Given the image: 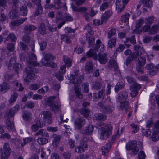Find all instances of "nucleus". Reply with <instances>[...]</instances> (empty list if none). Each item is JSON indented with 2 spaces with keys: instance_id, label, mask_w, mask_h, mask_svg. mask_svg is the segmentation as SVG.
Listing matches in <instances>:
<instances>
[{
  "instance_id": "nucleus-1",
  "label": "nucleus",
  "mask_w": 159,
  "mask_h": 159,
  "mask_svg": "<svg viewBox=\"0 0 159 159\" xmlns=\"http://www.w3.org/2000/svg\"><path fill=\"white\" fill-rule=\"evenodd\" d=\"M19 57L22 60H26L28 67H34L38 65L37 62L36 56L34 54L28 55V53L23 52L20 54Z\"/></svg>"
},
{
  "instance_id": "nucleus-2",
  "label": "nucleus",
  "mask_w": 159,
  "mask_h": 159,
  "mask_svg": "<svg viewBox=\"0 0 159 159\" xmlns=\"http://www.w3.org/2000/svg\"><path fill=\"white\" fill-rule=\"evenodd\" d=\"M100 129V138L101 139H106L112 134V127L110 124H105L102 123L99 124Z\"/></svg>"
},
{
  "instance_id": "nucleus-3",
  "label": "nucleus",
  "mask_w": 159,
  "mask_h": 159,
  "mask_svg": "<svg viewBox=\"0 0 159 159\" xmlns=\"http://www.w3.org/2000/svg\"><path fill=\"white\" fill-rule=\"evenodd\" d=\"M38 71V70L34 67H28L26 76L24 78V81L26 83H29L31 81V80H35L37 76L34 73H37Z\"/></svg>"
},
{
  "instance_id": "nucleus-4",
  "label": "nucleus",
  "mask_w": 159,
  "mask_h": 159,
  "mask_svg": "<svg viewBox=\"0 0 159 159\" xmlns=\"http://www.w3.org/2000/svg\"><path fill=\"white\" fill-rule=\"evenodd\" d=\"M54 96H51L47 98L45 100L47 105L50 106L51 110L55 111L59 108L61 106L58 100L55 101Z\"/></svg>"
},
{
  "instance_id": "nucleus-5",
  "label": "nucleus",
  "mask_w": 159,
  "mask_h": 159,
  "mask_svg": "<svg viewBox=\"0 0 159 159\" xmlns=\"http://www.w3.org/2000/svg\"><path fill=\"white\" fill-rule=\"evenodd\" d=\"M71 7L73 11L83 13V16L85 18L86 20H88L90 17H91L89 13L86 12V11L88 10V9L86 7H77L73 5H72Z\"/></svg>"
},
{
  "instance_id": "nucleus-6",
  "label": "nucleus",
  "mask_w": 159,
  "mask_h": 159,
  "mask_svg": "<svg viewBox=\"0 0 159 159\" xmlns=\"http://www.w3.org/2000/svg\"><path fill=\"white\" fill-rule=\"evenodd\" d=\"M137 142L135 140L129 141L127 143L126 148L127 150H131L132 154H136L139 150V147L137 146Z\"/></svg>"
},
{
  "instance_id": "nucleus-7",
  "label": "nucleus",
  "mask_w": 159,
  "mask_h": 159,
  "mask_svg": "<svg viewBox=\"0 0 159 159\" xmlns=\"http://www.w3.org/2000/svg\"><path fill=\"white\" fill-rule=\"evenodd\" d=\"M98 105L99 107L100 111L104 113L110 114L114 110V107L111 106L104 105L101 102H98Z\"/></svg>"
},
{
  "instance_id": "nucleus-8",
  "label": "nucleus",
  "mask_w": 159,
  "mask_h": 159,
  "mask_svg": "<svg viewBox=\"0 0 159 159\" xmlns=\"http://www.w3.org/2000/svg\"><path fill=\"white\" fill-rule=\"evenodd\" d=\"M146 62V59L144 57L140 56L139 57L136 62V70L138 73H143V67Z\"/></svg>"
},
{
  "instance_id": "nucleus-9",
  "label": "nucleus",
  "mask_w": 159,
  "mask_h": 159,
  "mask_svg": "<svg viewBox=\"0 0 159 159\" xmlns=\"http://www.w3.org/2000/svg\"><path fill=\"white\" fill-rule=\"evenodd\" d=\"M101 43V41L98 39L96 41V44L95 48L93 49H90L88 51L86 54V55L88 57H93L95 60L98 59V56L96 53V52L98 51L100 45Z\"/></svg>"
},
{
  "instance_id": "nucleus-10",
  "label": "nucleus",
  "mask_w": 159,
  "mask_h": 159,
  "mask_svg": "<svg viewBox=\"0 0 159 159\" xmlns=\"http://www.w3.org/2000/svg\"><path fill=\"white\" fill-rule=\"evenodd\" d=\"M87 139L86 137L83 138L80 141V144L75 149V151L78 153H81L84 152L88 147Z\"/></svg>"
},
{
  "instance_id": "nucleus-11",
  "label": "nucleus",
  "mask_w": 159,
  "mask_h": 159,
  "mask_svg": "<svg viewBox=\"0 0 159 159\" xmlns=\"http://www.w3.org/2000/svg\"><path fill=\"white\" fill-rule=\"evenodd\" d=\"M16 58L15 57L11 58L9 63L8 66L9 68L13 67L14 70L16 74L22 70V67L20 64L16 63Z\"/></svg>"
},
{
  "instance_id": "nucleus-12",
  "label": "nucleus",
  "mask_w": 159,
  "mask_h": 159,
  "mask_svg": "<svg viewBox=\"0 0 159 159\" xmlns=\"http://www.w3.org/2000/svg\"><path fill=\"white\" fill-rule=\"evenodd\" d=\"M104 92L103 88L99 91L98 93H93V94L89 93L88 94L89 98L91 100L93 101H98L103 96Z\"/></svg>"
},
{
  "instance_id": "nucleus-13",
  "label": "nucleus",
  "mask_w": 159,
  "mask_h": 159,
  "mask_svg": "<svg viewBox=\"0 0 159 159\" xmlns=\"http://www.w3.org/2000/svg\"><path fill=\"white\" fill-rule=\"evenodd\" d=\"M19 109V105H16L6 112L4 115L5 118L7 120H9L10 118L13 117L15 114L17 112Z\"/></svg>"
},
{
  "instance_id": "nucleus-14",
  "label": "nucleus",
  "mask_w": 159,
  "mask_h": 159,
  "mask_svg": "<svg viewBox=\"0 0 159 159\" xmlns=\"http://www.w3.org/2000/svg\"><path fill=\"white\" fill-rule=\"evenodd\" d=\"M41 116L46 122L50 124L52 122V115L50 111H42Z\"/></svg>"
},
{
  "instance_id": "nucleus-15",
  "label": "nucleus",
  "mask_w": 159,
  "mask_h": 159,
  "mask_svg": "<svg viewBox=\"0 0 159 159\" xmlns=\"http://www.w3.org/2000/svg\"><path fill=\"white\" fill-rule=\"evenodd\" d=\"M4 154L2 153L1 156V159H7V157L10 155L11 149L8 143H5L3 147Z\"/></svg>"
},
{
  "instance_id": "nucleus-16",
  "label": "nucleus",
  "mask_w": 159,
  "mask_h": 159,
  "mask_svg": "<svg viewBox=\"0 0 159 159\" xmlns=\"http://www.w3.org/2000/svg\"><path fill=\"white\" fill-rule=\"evenodd\" d=\"M124 0H116V7L118 8V12L120 13L125 8V6L127 3Z\"/></svg>"
},
{
  "instance_id": "nucleus-17",
  "label": "nucleus",
  "mask_w": 159,
  "mask_h": 159,
  "mask_svg": "<svg viewBox=\"0 0 159 159\" xmlns=\"http://www.w3.org/2000/svg\"><path fill=\"white\" fill-rule=\"evenodd\" d=\"M66 71V67L64 65L61 66L59 72L55 74L56 78L59 80L61 81L63 80V76L62 74H64Z\"/></svg>"
},
{
  "instance_id": "nucleus-18",
  "label": "nucleus",
  "mask_w": 159,
  "mask_h": 159,
  "mask_svg": "<svg viewBox=\"0 0 159 159\" xmlns=\"http://www.w3.org/2000/svg\"><path fill=\"white\" fill-rule=\"evenodd\" d=\"M32 2L36 5L38 7V9L34 13L35 16H37L41 14L43 12L42 7L40 3V0H32Z\"/></svg>"
},
{
  "instance_id": "nucleus-19",
  "label": "nucleus",
  "mask_w": 159,
  "mask_h": 159,
  "mask_svg": "<svg viewBox=\"0 0 159 159\" xmlns=\"http://www.w3.org/2000/svg\"><path fill=\"white\" fill-rule=\"evenodd\" d=\"M85 124V119L82 118L77 119L75 122V128L77 129L81 128Z\"/></svg>"
},
{
  "instance_id": "nucleus-20",
  "label": "nucleus",
  "mask_w": 159,
  "mask_h": 159,
  "mask_svg": "<svg viewBox=\"0 0 159 159\" xmlns=\"http://www.w3.org/2000/svg\"><path fill=\"white\" fill-rule=\"evenodd\" d=\"M108 66L110 68H113L115 73L118 74L120 73L118 66L116 62L114 60L110 61L109 62Z\"/></svg>"
},
{
  "instance_id": "nucleus-21",
  "label": "nucleus",
  "mask_w": 159,
  "mask_h": 159,
  "mask_svg": "<svg viewBox=\"0 0 159 159\" xmlns=\"http://www.w3.org/2000/svg\"><path fill=\"white\" fill-rule=\"evenodd\" d=\"M22 40L27 44L34 45V42L32 38L30 37V34H25L22 37Z\"/></svg>"
},
{
  "instance_id": "nucleus-22",
  "label": "nucleus",
  "mask_w": 159,
  "mask_h": 159,
  "mask_svg": "<svg viewBox=\"0 0 159 159\" xmlns=\"http://www.w3.org/2000/svg\"><path fill=\"white\" fill-rule=\"evenodd\" d=\"M98 60L101 64H105L108 61V58L107 56V54L104 53L102 54H99L98 55Z\"/></svg>"
},
{
  "instance_id": "nucleus-23",
  "label": "nucleus",
  "mask_w": 159,
  "mask_h": 159,
  "mask_svg": "<svg viewBox=\"0 0 159 159\" xmlns=\"http://www.w3.org/2000/svg\"><path fill=\"white\" fill-rule=\"evenodd\" d=\"M111 145L110 143H108L102 148V154L105 155L106 153L109 152L111 148Z\"/></svg>"
},
{
  "instance_id": "nucleus-24",
  "label": "nucleus",
  "mask_w": 159,
  "mask_h": 159,
  "mask_svg": "<svg viewBox=\"0 0 159 159\" xmlns=\"http://www.w3.org/2000/svg\"><path fill=\"white\" fill-rule=\"evenodd\" d=\"M16 9H12V10L9 12V17L11 19H13L19 18V12Z\"/></svg>"
},
{
  "instance_id": "nucleus-25",
  "label": "nucleus",
  "mask_w": 159,
  "mask_h": 159,
  "mask_svg": "<svg viewBox=\"0 0 159 159\" xmlns=\"http://www.w3.org/2000/svg\"><path fill=\"white\" fill-rule=\"evenodd\" d=\"M61 137L58 135H54L52 140V145L54 147H57L58 145Z\"/></svg>"
},
{
  "instance_id": "nucleus-26",
  "label": "nucleus",
  "mask_w": 159,
  "mask_h": 159,
  "mask_svg": "<svg viewBox=\"0 0 159 159\" xmlns=\"http://www.w3.org/2000/svg\"><path fill=\"white\" fill-rule=\"evenodd\" d=\"M10 8L12 9H17V4L19 2V0H7Z\"/></svg>"
},
{
  "instance_id": "nucleus-27",
  "label": "nucleus",
  "mask_w": 159,
  "mask_h": 159,
  "mask_svg": "<svg viewBox=\"0 0 159 159\" xmlns=\"http://www.w3.org/2000/svg\"><path fill=\"white\" fill-rule=\"evenodd\" d=\"M94 127L92 125H89L84 130V133L86 135H91L93 132Z\"/></svg>"
},
{
  "instance_id": "nucleus-28",
  "label": "nucleus",
  "mask_w": 159,
  "mask_h": 159,
  "mask_svg": "<svg viewBox=\"0 0 159 159\" xmlns=\"http://www.w3.org/2000/svg\"><path fill=\"white\" fill-rule=\"evenodd\" d=\"M134 49L136 52V53L139 56L141 55L145 52L144 49L143 47L138 45H135L134 47Z\"/></svg>"
},
{
  "instance_id": "nucleus-29",
  "label": "nucleus",
  "mask_w": 159,
  "mask_h": 159,
  "mask_svg": "<svg viewBox=\"0 0 159 159\" xmlns=\"http://www.w3.org/2000/svg\"><path fill=\"white\" fill-rule=\"evenodd\" d=\"M85 71L88 73H92L93 70V64L91 61H89L86 63L85 68Z\"/></svg>"
},
{
  "instance_id": "nucleus-30",
  "label": "nucleus",
  "mask_w": 159,
  "mask_h": 159,
  "mask_svg": "<svg viewBox=\"0 0 159 159\" xmlns=\"http://www.w3.org/2000/svg\"><path fill=\"white\" fill-rule=\"evenodd\" d=\"M22 117L24 120L26 121H30L32 119L31 113L28 111H24L22 113Z\"/></svg>"
},
{
  "instance_id": "nucleus-31",
  "label": "nucleus",
  "mask_w": 159,
  "mask_h": 159,
  "mask_svg": "<svg viewBox=\"0 0 159 159\" xmlns=\"http://www.w3.org/2000/svg\"><path fill=\"white\" fill-rule=\"evenodd\" d=\"M38 32L43 35L46 34L45 25L43 23H42L39 24L38 28Z\"/></svg>"
},
{
  "instance_id": "nucleus-32",
  "label": "nucleus",
  "mask_w": 159,
  "mask_h": 159,
  "mask_svg": "<svg viewBox=\"0 0 159 159\" xmlns=\"http://www.w3.org/2000/svg\"><path fill=\"white\" fill-rule=\"evenodd\" d=\"M27 19V18L26 17L20 18L19 20H14L13 21L11 22L10 23V25H11L13 26H19L20 25L24 22Z\"/></svg>"
},
{
  "instance_id": "nucleus-33",
  "label": "nucleus",
  "mask_w": 159,
  "mask_h": 159,
  "mask_svg": "<svg viewBox=\"0 0 159 159\" xmlns=\"http://www.w3.org/2000/svg\"><path fill=\"white\" fill-rule=\"evenodd\" d=\"M127 98V93L125 91H124L119 93L118 99L120 102L122 100H125Z\"/></svg>"
},
{
  "instance_id": "nucleus-34",
  "label": "nucleus",
  "mask_w": 159,
  "mask_h": 159,
  "mask_svg": "<svg viewBox=\"0 0 159 159\" xmlns=\"http://www.w3.org/2000/svg\"><path fill=\"white\" fill-rule=\"evenodd\" d=\"M117 38L115 37L111 38L108 42V48L111 49L115 46Z\"/></svg>"
},
{
  "instance_id": "nucleus-35",
  "label": "nucleus",
  "mask_w": 159,
  "mask_h": 159,
  "mask_svg": "<svg viewBox=\"0 0 159 159\" xmlns=\"http://www.w3.org/2000/svg\"><path fill=\"white\" fill-rule=\"evenodd\" d=\"M9 88V84L7 83L4 82L1 85L0 90L2 93H4L7 92Z\"/></svg>"
},
{
  "instance_id": "nucleus-36",
  "label": "nucleus",
  "mask_w": 159,
  "mask_h": 159,
  "mask_svg": "<svg viewBox=\"0 0 159 159\" xmlns=\"http://www.w3.org/2000/svg\"><path fill=\"white\" fill-rule=\"evenodd\" d=\"M96 120H105L107 119V116L101 113L96 114L94 115Z\"/></svg>"
},
{
  "instance_id": "nucleus-37",
  "label": "nucleus",
  "mask_w": 159,
  "mask_h": 159,
  "mask_svg": "<svg viewBox=\"0 0 159 159\" xmlns=\"http://www.w3.org/2000/svg\"><path fill=\"white\" fill-rule=\"evenodd\" d=\"M112 14V11L111 10H108L106 11L102 15L103 20L106 21L108 18L111 16Z\"/></svg>"
},
{
  "instance_id": "nucleus-38",
  "label": "nucleus",
  "mask_w": 159,
  "mask_h": 159,
  "mask_svg": "<svg viewBox=\"0 0 159 159\" xmlns=\"http://www.w3.org/2000/svg\"><path fill=\"white\" fill-rule=\"evenodd\" d=\"M43 126V124L41 123L40 120L37 121L36 124H33L32 126V131L35 132L39 127H42Z\"/></svg>"
},
{
  "instance_id": "nucleus-39",
  "label": "nucleus",
  "mask_w": 159,
  "mask_h": 159,
  "mask_svg": "<svg viewBox=\"0 0 159 159\" xmlns=\"http://www.w3.org/2000/svg\"><path fill=\"white\" fill-rule=\"evenodd\" d=\"M36 28L34 25L31 24H29L25 26L24 29L25 32H27L28 31L31 32L35 30Z\"/></svg>"
},
{
  "instance_id": "nucleus-40",
  "label": "nucleus",
  "mask_w": 159,
  "mask_h": 159,
  "mask_svg": "<svg viewBox=\"0 0 159 159\" xmlns=\"http://www.w3.org/2000/svg\"><path fill=\"white\" fill-rule=\"evenodd\" d=\"M63 60L65 63L68 67L71 66L72 62L71 60L66 56H63Z\"/></svg>"
},
{
  "instance_id": "nucleus-41",
  "label": "nucleus",
  "mask_w": 159,
  "mask_h": 159,
  "mask_svg": "<svg viewBox=\"0 0 159 159\" xmlns=\"http://www.w3.org/2000/svg\"><path fill=\"white\" fill-rule=\"evenodd\" d=\"M125 84L122 82H118L115 87V91L116 92H118L119 90L122 89L124 88Z\"/></svg>"
},
{
  "instance_id": "nucleus-42",
  "label": "nucleus",
  "mask_w": 159,
  "mask_h": 159,
  "mask_svg": "<svg viewBox=\"0 0 159 159\" xmlns=\"http://www.w3.org/2000/svg\"><path fill=\"white\" fill-rule=\"evenodd\" d=\"M36 136L40 135L43 137L49 136L48 133L44 129H40L35 134Z\"/></svg>"
},
{
  "instance_id": "nucleus-43",
  "label": "nucleus",
  "mask_w": 159,
  "mask_h": 159,
  "mask_svg": "<svg viewBox=\"0 0 159 159\" xmlns=\"http://www.w3.org/2000/svg\"><path fill=\"white\" fill-rule=\"evenodd\" d=\"M20 12L21 15L25 16L27 15L28 10L26 6H22L20 8Z\"/></svg>"
},
{
  "instance_id": "nucleus-44",
  "label": "nucleus",
  "mask_w": 159,
  "mask_h": 159,
  "mask_svg": "<svg viewBox=\"0 0 159 159\" xmlns=\"http://www.w3.org/2000/svg\"><path fill=\"white\" fill-rule=\"evenodd\" d=\"M129 41L132 44H134L136 43V40L135 38V36L133 35L131 37H127L126 38V40L124 41L125 43H128Z\"/></svg>"
},
{
  "instance_id": "nucleus-45",
  "label": "nucleus",
  "mask_w": 159,
  "mask_h": 159,
  "mask_svg": "<svg viewBox=\"0 0 159 159\" xmlns=\"http://www.w3.org/2000/svg\"><path fill=\"white\" fill-rule=\"evenodd\" d=\"M144 20H143L139 19L136 21V29L135 30V31L136 32L139 30V29L141 25L144 23Z\"/></svg>"
},
{
  "instance_id": "nucleus-46",
  "label": "nucleus",
  "mask_w": 159,
  "mask_h": 159,
  "mask_svg": "<svg viewBox=\"0 0 159 159\" xmlns=\"http://www.w3.org/2000/svg\"><path fill=\"white\" fill-rule=\"evenodd\" d=\"M120 108L122 110L126 111L129 108V103L126 101H124L120 103Z\"/></svg>"
},
{
  "instance_id": "nucleus-47",
  "label": "nucleus",
  "mask_w": 159,
  "mask_h": 159,
  "mask_svg": "<svg viewBox=\"0 0 159 159\" xmlns=\"http://www.w3.org/2000/svg\"><path fill=\"white\" fill-rule=\"evenodd\" d=\"M142 2L143 6L146 7H150L152 5L151 0H143Z\"/></svg>"
},
{
  "instance_id": "nucleus-48",
  "label": "nucleus",
  "mask_w": 159,
  "mask_h": 159,
  "mask_svg": "<svg viewBox=\"0 0 159 159\" xmlns=\"http://www.w3.org/2000/svg\"><path fill=\"white\" fill-rule=\"evenodd\" d=\"M64 14H63L61 11H59L57 12L56 17V20L57 23H58L60 20H63Z\"/></svg>"
},
{
  "instance_id": "nucleus-49",
  "label": "nucleus",
  "mask_w": 159,
  "mask_h": 159,
  "mask_svg": "<svg viewBox=\"0 0 159 159\" xmlns=\"http://www.w3.org/2000/svg\"><path fill=\"white\" fill-rule=\"evenodd\" d=\"M86 40L88 41L89 46H91L94 42L95 38L92 36H89L87 34L86 36Z\"/></svg>"
},
{
  "instance_id": "nucleus-50",
  "label": "nucleus",
  "mask_w": 159,
  "mask_h": 159,
  "mask_svg": "<svg viewBox=\"0 0 159 159\" xmlns=\"http://www.w3.org/2000/svg\"><path fill=\"white\" fill-rule=\"evenodd\" d=\"M5 41L10 40L13 42H15L16 39V37L15 35L13 34H10L7 38H5Z\"/></svg>"
},
{
  "instance_id": "nucleus-51",
  "label": "nucleus",
  "mask_w": 159,
  "mask_h": 159,
  "mask_svg": "<svg viewBox=\"0 0 159 159\" xmlns=\"http://www.w3.org/2000/svg\"><path fill=\"white\" fill-rule=\"evenodd\" d=\"M23 142L21 144L22 147H23L26 144L31 142L33 140V139L31 137H26L23 138Z\"/></svg>"
},
{
  "instance_id": "nucleus-52",
  "label": "nucleus",
  "mask_w": 159,
  "mask_h": 159,
  "mask_svg": "<svg viewBox=\"0 0 159 159\" xmlns=\"http://www.w3.org/2000/svg\"><path fill=\"white\" fill-rule=\"evenodd\" d=\"M90 112V110L88 109L84 108L81 110V113L85 117H87L89 115Z\"/></svg>"
},
{
  "instance_id": "nucleus-53",
  "label": "nucleus",
  "mask_w": 159,
  "mask_h": 159,
  "mask_svg": "<svg viewBox=\"0 0 159 159\" xmlns=\"http://www.w3.org/2000/svg\"><path fill=\"white\" fill-rule=\"evenodd\" d=\"M6 126L8 129L11 130L13 129L14 125L10 120H7L6 122Z\"/></svg>"
},
{
  "instance_id": "nucleus-54",
  "label": "nucleus",
  "mask_w": 159,
  "mask_h": 159,
  "mask_svg": "<svg viewBox=\"0 0 159 159\" xmlns=\"http://www.w3.org/2000/svg\"><path fill=\"white\" fill-rule=\"evenodd\" d=\"M130 16V15L129 13H126L125 15L121 16L120 20L122 22L125 23L128 21Z\"/></svg>"
},
{
  "instance_id": "nucleus-55",
  "label": "nucleus",
  "mask_w": 159,
  "mask_h": 159,
  "mask_svg": "<svg viewBox=\"0 0 159 159\" xmlns=\"http://www.w3.org/2000/svg\"><path fill=\"white\" fill-rule=\"evenodd\" d=\"M55 58V57H53L51 54L47 53L44 56V59L47 62L50 60H52Z\"/></svg>"
},
{
  "instance_id": "nucleus-56",
  "label": "nucleus",
  "mask_w": 159,
  "mask_h": 159,
  "mask_svg": "<svg viewBox=\"0 0 159 159\" xmlns=\"http://www.w3.org/2000/svg\"><path fill=\"white\" fill-rule=\"evenodd\" d=\"M61 41L65 42L67 43V44L70 43L71 42L70 39L66 35L63 34L61 35Z\"/></svg>"
},
{
  "instance_id": "nucleus-57",
  "label": "nucleus",
  "mask_w": 159,
  "mask_h": 159,
  "mask_svg": "<svg viewBox=\"0 0 159 159\" xmlns=\"http://www.w3.org/2000/svg\"><path fill=\"white\" fill-rule=\"evenodd\" d=\"M152 139L153 141H157L159 139V131H154L152 134Z\"/></svg>"
},
{
  "instance_id": "nucleus-58",
  "label": "nucleus",
  "mask_w": 159,
  "mask_h": 159,
  "mask_svg": "<svg viewBox=\"0 0 159 159\" xmlns=\"http://www.w3.org/2000/svg\"><path fill=\"white\" fill-rule=\"evenodd\" d=\"M102 86V84L99 82H96L93 83L92 86V88L95 90L99 89Z\"/></svg>"
},
{
  "instance_id": "nucleus-59",
  "label": "nucleus",
  "mask_w": 159,
  "mask_h": 159,
  "mask_svg": "<svg viewBox=\"0 0 159 159\" xmlns=\"http://www.w3.org/2000/svg\"><path fill=\"white\" fill-rule=\"evenodd\" d=\"M154 17L153 16H151L145 19V22L146 24L148 25L152 24L154 20Z\"/></svg>"
},
{
  "instance_id": "nucleus-60",
  "label": "nucleus",
  "mask_w": 159,
  "mask_h": 159,
  "mask_svg": "<svg viewBox=\"0 0 159 159\" xmlns=\"http://www.w3.org/2000/svg\"><path fill=\"white\" fill-rule=\"evenodd\" d=\"M37 141L38 143L40 145H44L48 142V140L45 138H39Z\"/></svg>"
},
{
  "instance_id": "nucleus-61",
  "label": "nucleus",
  "mask_w": 159,
  "mask_h": 159,
  "mask_svg": "<svg viewBox=\"0 0 159 159\" xmlns=\"http://www.w3.org/2000/svg\"><path fill=\"white\" fill-rule=\"evenodd\" d=\"M109 6V4L108 3L104 2L100 6V10L101 11H104L106 9L108 8Z\"/></svg>"
},
{
  "instance_id": "nucleus-62",
  "label": "nucleus",
  "mask_w": 159,
  "mask_h": 159,
  "mask_svg": "<svg viewBox=\"0 0 159 159\" xmlns=\"http://www.w3.org/2000/svg\"><path fill=\"white\" fill-rule=\"evenodd\" d=\"M80 75L79 72L78 71H76L73 74H71L70 77V80L73 81L76 78Z\"/></svg>"
},
{
  "instance_id": "nucleus-63",
  "label": "nucleus",
  "mask_w": 159,
  "mask_h": 159,
  "mask_svg": "<svg viewBox=\"0 0 159 159\" xmlns=\"http://www.w3.org/2000/svg\"><path fill=\"white\" fill-rule=\"evenodd\" d=\"M141 88V86L140 84H139L135 83L130 87V89H135V90L138 91V90L140 89Z\"/></svg>"
},
{
  "instance_id": "nucleus-64",
  "label": "nucleus",
  "mask_w": 159,
  "mask_h": 159,
  "mask_svg": "<svg viewBox=\"0 0 159 159\" xmlns=\"http://www.w3.org/2000/svg\"><path fill=\"white\" fill-rule=\"evenodd\" d=\"M40 87V84H34L29 86V88L30 90H36Z\"/></svg>"
}]
</instances>
